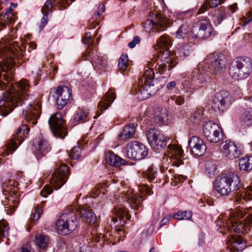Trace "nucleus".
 <instances>
[{
  "mask_svg": "<svg viewBox=\"0 0 252 252\" xmlns=\"http://www.w3.org/2000/svg\"><path fill=\"white\" fill-rule=\"evenodd\" d=\"M36 157L39 158L44 156L50 150V146L47 140L40 134L33 143Z\"/></svg>",
  "mask_w": 252,
  "mask_h": 252,
  "instance_id": "obj_23",
  "label": "nucleus"
},
{
  "mask_svg": "<svg viewBox=\"0 0 252 252\" xmlns=\"http://www.w3.org/2000/svg\"><path fill=\"white\" fill-rule=\"evenodd\" d=\"M121 198L134 210H138L142 207V197L133 193L132 189H130L126 193H125L122 195Z\"/></svg>",
  "mask_w": 252,
  "mask_h": 252,
  "instance_id": "obj_24",
  "label": "nucleus"
},
{
  "mask_svg": "<svg viewBox=\"0 0 252 252\" xmlns=\"http://www.w3.org/2000/svg\"><path fill=\"white\" fill-rule=\"evenodd\" d=\"M81 148L80 146H75L70 151L69 156L72 159H78L81 156Z\"/></svg>",
  "mask_w": 252,
  "mask_h": 252,
  "instance_id": "obj_47",
  "label": "nucleus"
},
{
  "mask_svg": "<svg viewBox=\"0 0 252 252\" xmlns=\"http://www.w3.org/2000/svg\"><path fill=\"white\" fill-rule=\"evenodd\" d=\"M49 240L47 236L43 234H38L35 236V243L40 249H44L49 244Z\"/></svg>",
  "mask_w": 252,
  "mask_h": 252,
  "instance_id": "obj_38",
  "label": "nucleus"
},
{
  "mask_svg": "<svg viewBox=\"0 0 252 252\" xmlns=\"http://www.w3.org/2000/svg\"><path fill=\"white\" fill-rule=\"evenodd\" d=\"M177 63L176 61L173 60L172 58H169L166 59L165 62H161L160 63H156L155 59H152L151 61L148 62L147 67L145 68L154 69L155 68L159 74H164L167 76L170 75V70L176 66Z\"/></svg>",
  "mask_w": 252,
  "mask_h": 252,
  "instance_id": "obj_15",
  "label": "nucleus"
},
{
  "mask_svg": "<svg viewBox=\"0 0 252 252\" xmlns=\"http://www.w3.org/2000/svg\"><path fill=\"white\" fill-rule=\"evenodd\" d=\"M176 83L175 81H173L169 82L166 85V88L168 90L171 91L176 86Z\"/></svg>",
  "mask_w": 252,
  "mask_h": 252,
  "instance_id": "obj_61",
  "label": "nucleus"
},
{
  "mask_svg": "<svg viewBox=\"0 0 252 252\" xmlns=\"http://www.w3.org/2000/svg\"><path fill=\"white\" fill-rule=\"evenodd\" d=\"M141 39L139 36H135L133 40L128 43V46L130 48H133L135 47L136 45L139 44L140 42Z\"/></svg>",
  "mask_w": 252,
  "mask_h": 252,
  "instance_id": "obj_54",
  "label": "nucleus"
},
{
  "mask_svg": "<svg viewBox=\"0 0 252 252\" xmlns=\"http://www.w3.org/2000/svg\"><path fill=\"white\" fill-rule=\"evenodd\" d=\"M135 132V127L132 124L126 126L123 131L119 134V138L120 140H125L126 139L131 138Z\"/></svg>",
  "mask_w": 252,
  "mask_h": 252,
  "instance_id": "obj_33",
  "label": "nucleus"
},
{
  "mask_svg": "<svg viewBox=\"0 0 252 252\" xmlns=\"http://www.w3.org/2000/svg\"><path fill=\"white\" fill-rule=\"evenodd\" d=\"M157 44L160 49L167 51L169 49L171 41L169 37L166 35L164 34L158 39Z\"/></svg>",
  "mask_w": 252,
  "mask_h": 252,
  "instance_id": "obj_37",
  "label": "nucleus"
},
{
  "mask_svg": "<svg viewBox=\"0 0 252 252\" xmlns=\"http://www.w3.org/2000/svg\"><path fill=\"white\" fill-rule=\"evenodd\" d=\"M45 203V201H42L40 204H38L34 210L32 211L30 217L31 221L35 222L39 220L40 218L43 211L42 207Z\"/></svg>",
  "mask_w": 252,
  "mask_h": 252,
  "instance_id": "obj_39",
  "label": "nucleus"
},
{
  "mask_svg": "<svg viewBox=\"0 0 252 252\" xmlns=\"http://www.w3.org/2000/svg\"><path fill=\"white\" fill-rule=\"evenodd\" d=\"M169 120L167 109L162 107H157L155 111V122L159 124H165Z\"/></svg>",
  "mask_w": 252,
  "mask_h": 252,
  "instance_id": "obj_29",
  "label": "nucleus"
},
{
  "mask_svg": "<svg viewBox=\"0 0 252 252\" xmlns=\"http://www.w3.org/2000/svg\"><path fill=\"white\" fill-rule=\"evenodd\" d=\"M143 27L145 32H150L155 31L157 32L163 31L166 27L164 21L161 19V16L156 14L154 17L148 19L144 23Z\"/></svg>",
  "mask_w": 252,
  "mask_h": 252,
  "instance_id": "obj_19",
  "label": "nucleus"
},
{
  "mask_svg": "<svg viewBox=\"0 0 252 252\" xmlns=\"http://www.w3.org/2000/svg\"><path fill=\"white\" fill-rule=\"evenodd\" d=\"M191 51V46L189 43H185L181 45L178 49V53L184 57L188 56Z\"/></svg>",
  "mask_w": 252,
  "mask_h": 252,
  "instance_id": "obj_43",
  "label": "nucleus"
},
{
  "mask_svg": "<svg viewBox=\"0 0 252 252\" xmlns=\"http://www.w3.org/2000/svg\"><path fill=\"white\" fill-rule=\"evenodd\" d=\"M216 223L218 230L223 234L226 231L245 234L252 226V209H236L234 212H229L228 215L219 216Z\"/></svg>",
  "mask_w": 252,
  "mask_h": 252,
  "instance_id": "obj_2",
  "label": "nucleus"
},
{
  "mask_svg": "<svg viewBox=\"0 0 252 252\" xmlns=\"http://www.w3.org/2000/svg\"><path fill=\"white\" fill-rule=\"evenodd\" d=\"M50 0H47L41 9V11L44 16L41 20V25H40L41 30H42L47 24V16L49 12H52L53 10V2H51Z\"/></svg>",
  "mask_w": 252,
  "mask_h": 252,
  "instance_id": "obj_32",
  "label": "nucleus"
},
{
  "mask_svg": "<svg viewBox=\"0 0 252 252\" xmlns=\"http://www.w3.org/2000/svg\"><path fill=\"white\" fill-rule=\"evenodd\" d=\"M241 182L238 175L233 172L223 174L216 183L217 191L222 195H228L240 189Z\"/></svg>",
  "mask_w": 252,
  "mask_h": 252,
  "instance_id": "obj_5",
  "label": "nucleus"
},
{
  "mask_svg": "<svg viewBox=\"0 0 252 252\" xmlns=\"http://www.w3.org/2000/svg\"><path fill=\"white\" fill-rule=\"evenodd\" d=\"M105 160L110 165L116 167L125 164V160L124 159L112 152H108L106 154Z\"/></svg>",
  "mask_w": 252,
  "mask_h": 252,
  "instance_id": "obj_31",
  "label": "nucleus"
},
{
  "mask_svg": "<svg viewBox=\"0 0 252 252\" xmlns=\"http://www.w3.org/2000/svg\"><path fill=\"white\" fill-rule=\"evenodd\" d=\"M48 123L51 130L55 136L63 139L66 136V128L62 114L60 112L51 115Z\"/></svg>",
  "mask_w": 252,
  "mask_h": 252,
  "instance_id": "obj_9",
  "label": "nucleus"
},
{
  "mask_svg": "<svg viewBox=\"0 0 252 252\" xmlns=\"http://www.w3.org/2000/svg\"><path fill=\"white\" fill-rule=\"evenodd\" d=\"M20 50L18 43H10L8 37L0 40V58L5 57L0 63V90L7 91L0 100V115H7L19 104L23 106V116L29 124L34 125L41 113L40 101L34 96L29 95V84L22 79L15 85L8 84L13 77L12 68L15 65L14 57H18Z\"/></svg>",
  "mask_w": 252,
  "mask_h": 252,
  "instance_id": "obj_1",
  "label": "nucleus"
},
{
  "mask_svg": "<svg viewBox=\"0 0 252 252\" xmlns=\"http://www.w3.org/2000/svg\"><path fill=\"white\" fill-rule=\"evenodd\" d=\"M126 157L131 159L140 160L148 154V149L142 143L133 141L127 144L126 148Z\"/></svg>",
  "mask_w": 252,
  "mask_h": 252,
  "instance_id": "obj_11",
  "label": "nucleus"
},
{
  "mask_svg": "<svg viewBox=\"0 0 252 252\" xmlns=\"http://www.w3.org/2000/svg\"><path fill=\"white\" fill-rule=\"evenodd\" d=\"M104 5L103 4H99L97 10L93 14L92 18L94 20H97L100 15L104 12Z\"/></svg>",
  "mask_w": 252,
  "mask_h": 252,
  "instance_id": "obj_50",
  "label": "nucleus"
},
{
  "mask_svg": "<svg viewBox=\"0 0 252 252\" xmlns=\"http://www.w3.org/2000/svg\"><path fill=\"white\" fill-rule=\"evenodd\" d=\"M89 119V112L87 109L78 110L74 116V120L77 122L84 123Z\"/></svg>",
  "mask_w": 252,
  "mask_h": 252,
  "instance_id": "obj_35",
  "label": "nucleus"
},
{
  "mask_svg": "<svg viewBox=\"0 0 252 252\" xmlns=\"http://www.w3.org/2000/svg\"><path fill=\"white\" fill-rule=\"evenodd\" d=\"M227 247L230 252H242L246 247V243L242 237L233 234L229 235Z\"/></svg>",
  "mask_w": 252,
  "mask_h": 252,
  "instance_id": "obj_25",
  "label": "nucleus"
},
{
  "mask_svg": "<svg viewBox=\"0 0 252 252\" xmlns=\"http://www.w3.org/2000/svg\"><path fill=\"white\" fill-rule=\"evenodd\" d=\"M192 217V213L190 211L178 212L175 213L173 218L178 220H189Z\"/></svg>",
  "mask_w": 252,
  "mask_h": 252,
  "instance_id": "obj_42",
  "label": "nucleus"
},
{
  "mask_svg": "<svg viewBox=\"0 0 252 252\" xmlns=\"http://www.w3.org/2000/svg\"><path fill=\"white\" fill-rule=\"evenodd\" d=\"M68 167L64 163H58L53 174L50 183L56 189H59L66 182L69 175Z\"/></svg>",
  "mask_w": 252,
  "mask_h": 252,
  "instance_id": "obj_13",
  "label": "nucleus"
},
{
  "mask_svg": "<svg viewBox=\"0 0 252 252\" xmlns=\"http://www.w3.org/2000/svg\"><path fill=\"white\" fill-rule=\"evenodd\" d=\"M139 189L141 192L145 193L148 195H151L153 193L150 187L145 184L141 185L139 188Z\"/></svg>",
  "mask_w": 252,
  "mask_h": 252,
  "instance_id": "obj_53",
  "label": "nucleus"
},
{
  "mask_svg": "<svg viewBox=\"0 0 252 252\" xmlns=\"http://www.w3.org/2000/svg\"><path fill=\"white\" fill-rule=\"evenodd\" d=\"M129 64L128 56L126 54H122L119 60L118 66L119 69L124 71L126 70Z\"/></svg>",
  "mask_w": 252,
  "mask_h": 252,
  "instance_id": "obj_41",
  "label": "nucleus"
},
{
  "mask_svg": "<svg viewBox=\"0 0 252 252\" xmlns=\"http://www.w3.org/2000/svg\"><path fill=\"white\" fill-rule=\"evenodd\" d=\"M147 140L151 148L161 150L167 145V138L157 129L150 128L146 132Z\"/></svg>",
  "mask_w": 252,
  "mask_h": 252,
  "instance_id": "obj_12",
  "label": "nucleus"
},
{
  "mask_svg": "<svg viewBox=\"0 0 252 252\" xmlns=\"http://www.w3.org/2000/svg\"><path fill=\"white\" fill-rule=\"evenodd\" d=\"M144 176L149 182L157 183V169L152 165L149 167L147 170L143 173Z\"/></svg>",
  "mask_w": 252,
  "mask_h": 252,
  "instance_id": "obj_36",
  "label": "nucleus"
},
{
  "mask_svg": "<svg viewBox=\"0 0 252 252\" xmlns=\"http://www.w3.org/2000/svg\"><path fill=\"white\" fill-rule=\"evenodd\" d=\"M220 147L223 155L229 159L238 158L241 154L237 145L232 141L226 140L222 142Z\"/></svg>",
  "mask_w": 252,
  "mask_h": 252,
  "instance_id": "obj_21",
  "label": "nucleus"
},
{
  "mask_svg": "<svg viewBox=\"0 0 252 252\" xmlns=\"http://www.w3.org/2000/svg\"><path fill=\"white\" fill-rule=\"evenodd\" d=\"M242 121L243 122L245 125L250 126L252 125V112L246 111L242 114L241 117Z\"/></svg>",
  "mask_w": 252,
  "mask_h": 252,
  "instance_id": "obj_45",
  "label": "nucleus"
},
{
  "mask_svg": "<svg viewBox=\"0 0 252 252\" xmlns=\"http://www.w3.org/2000/svg\"><path fill=\"white\" fill-rule=\"evenodd\" d=\"M167 152L172 165L179 167L183 164L181 158L183 155V150L180 146L176 144H170L167 147Z\"/></svg>",
  "mask_w": 252,
  "mask_h": 252,
  "instance_id": "obj_20",
  "label": "nucleus"
},
{
  "mask_svg": "<svg viewBox=\"0 0 252 252\" xmlns=\"http://www.w3.org/2000/svg\"><path fill=\"white\" fill-rule=\"evenodd\" d=\"M189 145L191 153L195 156H202L206 152L207 147L205 143L197 136H192L189 141Z\"/></svg>",
  "mask_w": 252,
  "mask_h": 252,
  "instance_id": "obj_22",
  "label": "nucleus"
},
{
  "mask_svg": "<svg viewBox=\"0 0 252 252\" xmlns=\"http://www.w3.org/2000/svg\"><path fill=\"white\" fill-rule=\"evenodd\" d=\"M30 128L26 125H22L17 130L13 137V140L9 141L6 145V151L4 154L6 155L12 154L17 148L16 141L20 144L29 134Z\"/></svg>",
  "mask_w": 252,
  "mask_h": 252,
  "instance_id": "obj_16",
  "label": "nucleus"
},
{
  "mask_svg": "<svg viewBox=\"0 0 252 252\" xmlns=\"http://www.w3.org/2000/svg\"><path fill=\"white\" fill-rule=\"evenodd\" d=\"M116 98L115 94L110 90L98 104L99 110L102 111L107 109Z\"/></svg>",
  "mask_w": 252,
  "mask_h": 252,
  "instance_id": "obj_28",
  "label": "nucleus"
},
{
  "mask_svg": "<svg viewBox=\"0 0 252 252\" xmlns=\"http://www.w3.org/2000/svg\"><path fill=\"white\" fill-rule=\"evenodd\" d=\"M212 28L210 22L206 19L197 21L192 28V38H207L210 36Z\"/></svg>",
  "mask_w": 252,
  "mask_h": 252,
  "instance_id": "obj_14",
  "label": "nucleus"
},
{
  "mask_svg": "<svg viewBox=\"0 0 252 252\" xmlns=\"http://www.w3.org/2000/svg\"><path fill=\"white\" fill-rule=\"evenodd\" d=\"M206 67L199 64L191 73L190 78L183 82L182 90L189 97L195 90L205 86L209 79V72Z\"/></svg>",
  "mask_w": 252,
  "mask_h": 252,
  "instance_id": "obj_4",
  "label": "nucleus"
},
{
  "mask_svg": "<svg viewBox=\"0 0 252 252\" xmlns=\"http://www.w3.org/2000/svg\"><path fill=\"white\" fill-rule=\"evenodd\" d=\"M114 213L115 216L112 217V218L114 221V224L117 222L118 219H119L120 221V223L123 225L125 223V220H123V218L126 217L127 220L130 219L129 214L127 213V211L126 210L125 207L122 205L115 207Z\"/></svg>",
  "mask_w": 252,
  "mask_h": 252,
  "instance_id": "obj_27",
  "label": "nucleus"
},
{
  "mask_svg": "<svg viewBox=\"0 0 252 252\" xmlns=\"http://www.w3.org/2000/svg\"><path fill=\"white\" fill-rule=\"evenodd\" d=\"M204 66L210 69L215 75H218L223 71L226 62L223 55L214 53L207 56L204 61Z\"/></svg>",
  "mask_w": 252,
  "mask_h": 252,
  "instance_id": "obj_8",
  "label": "nucleus"
},
{
  "mask_svg": "<svg viewBox=\"0 0 252 252\" xmlns=\"http://www.w3.org/2000/svg\"><path fill=\"white\" fill-rule=\"evenodd\" d=\"M155 73L152 69L145 68L142 77L139 79L136 88L135 95L138 99L142 101L154 95L162 88L158 80H155Z\"/></svg>",
  "mask_w": 252,
  "mask_h": 252,
  "instance_id": "obj_3",
  "label": "nucleus"
},
{
  "mask_svg": "<svg viewBox=\"0 0 252 252\" xmlns=\"http://www.w3.org/2000/svg\"><path fill=\"white\" fill-rule=\"evenodd\" d=\"M55 97L57 108L58 110H61L70 102L71 90L66 86H59L56 90Z\"/></svg>",
  "mask_w": 252,
  "mask_h": 252,
  "instance_id": "obj_17",
  "label": "nucleus"
},
{
  "mask_svg": "<svg viewBox=\"0 0 252 252\" xmlns=\"http://www.w3.org/2000/svg\"><path fill=\"white\" fill-rule=\"evenodd\" d=\"M91 37V33L90 32H86L84 37V43L88 45L92 43Z\"/></svg>",
  "mask_w": 252,
  "mask_h": 252,
  "instance_id": "obj_58",
  "label": "nucleus"
},
{
  "mask_svg": "<svg viewBox=\"0 0 252 252\" xmlns=\"http://www.w3.org/2000/svg\"><path fill=\"white\" fill-rule=\"evenodd\" d=\"M239 166L241 170L249 171L252 169V156L242 158L239 159Z\"/></svg>",
  "mask_w": 252,
  "mask_h": 252,
  "instance_id": "obj_34",
  "label": "nucleus"
},
{
  "mask_svg": "<svg viewBox=\"0 0 252 252\" xmlns=\"http://www.w3.org/2000/svg\"><path fill=\"white\" fill-rule=\"evenodd\" d=\"M243 200L249 201L252 199V185L247 187L241 194Z\"/></svg>",
  "mask_w": 252,
  "mask_h": 252,
  "instance_id": "obj_46",
  "label": "nucleus"
},
{
  "mask_svg": "<svg viewBox=\"0 0 252 252\" xmlns=\"http://www.w3.org/2000/svg\"><path fill=\"white\" fill-rule=\"evenodd\" d=\"M205 168L209 174L213 173L216 169V165L211 161H208L205 163Z\"/></svg>",
  "mask_w": 252,
  "mask_h": 252,
  "instance_id": "obj_51",
  "label": "nucleus"
},
{
  "mask_svg": "<svg viewBox=\"0 0 252 252\" xmlns=\"http://www.w3.org/2000/svg\"><path fill=\"white\" fill-rule=\"evenodd\" d=\"M12 11L13 8L10 6L5 12L4 15V18H5L4 20L10 24H11L14 21V15Z\"/></svg>",
  "mask_w": 252,
  "mask_h": 252,
  "instance_id": "obj_48",
  "label": "nucleus"
},
{
  "mask_svg": "<svg viewBox=\"0 0 252 252\" xmlns=\"http://www.w3.org/2000/svg\"><path fill=\"white\" fill-rule=\"evenodd\" d=\"M225 13L223 11H220L217 16V19L218 21V24H220L222 20L226 17Z\"/></svg>",
  "mask_w": 252,
  "mask_h": 252,
  "instance_id": "obj_60",
  "label": "nucleus"
},
{
  "mask_svg": "<svg viewBox=\"0 0 252 252\" xmlns=\"http://www.w3.org/2000/svg\"><path fill=\"white\" fill-rule=\"evenodd\" d=\"M208 5L206 3V1L201 5L198 11V13L201 14L204 13L208 8Z\"/></svg>",
  "mask_w": 252,
  "mask_h": 252,
  "instance_id": "obj_62",
  "label": "nucleus"
},
{
  "mask_svg": "<svg viewBox=\"0 0 252 252\" xmlns=\"http://www.w3.org/2000/svg\"><path fill=\"white\" fill-rule=\"evenodd\" d=\"M22 252H31V246L29 244H26L22 248Z\"/></svg>",
  "mask_w": 252,
  "mask_h": 252,
  "instance_id": "obj_64",
  "label": "nucleus"
},
{
  "mask_svg": "<svg viewBox=\"0 0 252 252\" xmlns=\"http://www.w3.org/2000/svg\"><path fill=\"white\" fill-rule=\"evenodd\" d=\"M192 23L191 22H186L182 25L175 32V36L178 38H187L190 39L192 38Z\"/></svg>",
  "mask_w": 252,
  "mask_h": 252,
  "instance_id": "obj_26",
  "label": "nucleus"
},
{
  "mask_svg": "<svg viewBox=\"0 0 252 252\" xmlns=\"http://www.w3.org/2000/svg\"><path fill=\"white\" fill-rule=\"evenodd\" d=\"M14 183V181H12L11 180H9L8 183H3L2 188L3 189L5 190L6 191H9L10 190L12 189V188L13 187L12 186L11 183Z\"/></svg>",
  "mask_w": 252,
  "mask_h": 252,
  "instance_id": "obj_57",
  "label": "nucleus"
},
{
  "mask_svg": "<svg viewBox=\"0 0 252 252\" xmlns=\"http://www.w3.org/2000/svg\"><path fill=\"white\" fill-rule=\"evenodd\" d=\"M175 98L176 103L179 105H182L184 103V98L182 96H171V98L173 100Z\"/></svg>",
  "mask_w": 252,
  "mask_h": 252,
  "instance_id": "obj_59",
  "label": "nucleus"
},
{
  "mask_svg": "<svg viewBox=\"0 0 252 252\" xmlns=\"http://www.w3.org/2000/svg\"><path fill=\"white\" fill-rule=\"evenodd\" d=\"M252 71V60L248 57H238L232 62L229 75L234 79L248 77Z\"/></svg>",
  "mask_w": 252,
  "mask_h": 252,
  "instance_id": "obj_6",
  "label": "nucleus"
},
{
  "mask_svg": "<svg viewBox=\"0 0 252 252\" xmlns=\"http://www.w3.org/2000/svg\"><path fill=\"white\" fill-rule=\"evenodd\" d=\"M82 219L91 224H94L96 220V217L92 210L86 207H82L79 210Z\"/></svg>",
  "mask_w": 252,
  "mask_h": 252,
  "instance_id": "obj_30",
  "label": "nucleus"
},
{
  "mask_svg": "<svg viewBox=\"0 0 252 252\" xmlns=\"http://www.w3.org/2000/svg\"><path fill=\"white\" fill-rule=\"evenodd\" d=\"M52 191V188L49 185H46L40 191V194L42 196L46 197L47 195L51 194Z\"/></svg>",
  "mask_w": 252,
  "mask_h": 252,
  "instance_id": "obj_52",
  "label": "nucleus"
},
{
  "mask_svg": "<svg viewBox=\"0 0 252 252\" xmlns=\"http://www.w3.org/2000/svg\"><path fill=\"white\" fill-rule=\"evenodd\" d=\"M231 96L228 92L225 91H221L214 96L211 108L215 112L221 113L231 104Z\"/></svg>",
  "mask_w": 252,
  "mask_h": 252,
  "instance_id": "obj_10",
  "label": "nucleus"
},
{
  "mask_svg": "<svg viewBox=\"0 0 252 252\" xmlns=\"http://www.w3.org/2000/svg\"><path fill=\"white\" fill-rule=\"evenodd\" d=\"M245 104L248 107H250V108H252V96L246 98Z\"/></svg>",
  "mask_w": 252,
  "mask_h": 252,
  "instance_id": "obj_63",
  "label": "nucleus"
},
{
  "mask_svg": "<svg viewBox=\"0 0 252 252\" xmlns=\"http://www.w3.org/2000/svg\"><path fill=\"white\" fill-rule=\"evenodd\" d=\"M206 3L210 7H215L221 3V0H207Z\"/></svg>",
  "mask_w": 252,
  "mask_h": 252,
  "instance_id": "obj_55",
  "label": "nucleus"
},
{
  "mask_svg": "<svg viewBox=\"0 0 252 252\" xmlns=\"http://www.w3.org/2000/svg\"><path fill=\"white\" fill-rule=\"evenodd\" d=\"M78 224L77 215L73 211L63 213L56 222L58 232L66 235L75 230Z\"/></svg>",
  "mask_w": 252,
  "mask_h": 252,
  "instance_id": "obj_7",
  "label": "nucleus"
},
{
  "mask_svg": "<svg viewBox=\"0 0 252 252\" xmlns=\"http://www.w3.org/2000/svg\"><path fill=\"white\" fill-rule=\"evenodd\" d=\"M92 64L93 65L94 64H96L98 67L101 69L102 67L105 68L104 66L106 65V61L103 57L98 55L94 60Z\"/></svg>",
  "mask_w": 252,
  "mask_h": 252,
  "instance_id": "obj_49",
  "label": "nucleus"
},
{
  "mask_svg": "<svg viewBox=\"0 0 252 252\" xmlns=\"http://www.w3.org/2000/svg\"><path fill=\"white\" fill-rule=\"evenodd\" d=\"M98 56V53L95 50H92L90 47L87 49L83 54V59L84 60H89L92 63Z\"/></svg>",
  "mask_w": 252,
  "mask_h": 252,
  "instance_id": "obj_40",
  "label": "nucleus"
},
{
  "mask_svg": "<svg viewBox=\"0 0 252 252\" xmlns=\"http://www.w3.org/2000/svg\"><path fill=\"white\" fill-rule=\"evenodd\" d=\"M202 114V109L200 108L197 109L190 115V121L194 124H198L201 119Z\"/></svg>",
  "mask_w": 252,
  "mask_h": 252,
  "instance_id": "obj_44",
  "label": "nucleus"
},
{
  "mask_svg": "<svg viewBox=\"0 0 252 252\" xmlns=\"http://www.w3.org/2000/svg\"><path fill=\"white\" fill-rule=\"evenodd\" d=\"M203 130L204 135L210 142L216 143L222 138L219 126L213 122L206 123L203 126Z\"/></svg>",
  "mask_w": 252,
  "mask_h": 252,
  "instance_id": "obj_18",
  "label": "nucleus"
},
{
  "mask_svg": "<svg viewBox=\"0 0 252 252\" xmlns=\"http://www.w3.org/2000/svg\"><path fill=\"white\" fill-rule=\"evenodd\" d=\"M67 0H62L56 4V6L58 7L60 9L65 8L66 5H68Z\"/></svg>",
  "mask_w": 252,
  "mask_h": 252,
  "instance_id": "obj_56",
  "label": "nucleus"
}]
</instances>
